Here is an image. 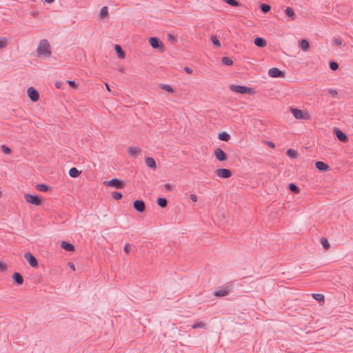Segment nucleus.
<instances>
[{
	"mask_svg": "<svg viewBox=\"0 0 353 353\" xmlns=\"http://www.w3.org/2000/svg\"><path fill=\"white\" fill-rule=\"evenodd\" d=\"M37 51L39 55H45L46 57L50 56V45L48 41L46 39L41 40Z\"/></svg>",
	"mask_w": 353,
	"mask_h": 353,
	"instance_id": "obj_1",
	"label": "nucleus"
},
{
	"mask_svg": "<svg viewBox=\"0 0 353 353\" xmlns=\"http://www.w3.org/2000/svg\"><path fill=\"white\" fill-rule=\"evenodd\" d=\"M103 185L105 186L112 187L117 189H123L125 188V183L123 180L114 178L110 181H104Z\"/></svg>",
	"mask_w": 353,
	"mask_h": 353,
	"instance_id": "obj_2",
	"label": "nucleus"
},
{
	"mask_svg": "<svg viewBox=\"0 0 353 353\" xmlns=\"http://www.w3.org/2000/svg\"><path fill=\"white\" fill-rule=\"evenodd\" d=\"M230 89L237 93L240 94H252L254 92L253 89L247 86L239 85H231Z\"/></svg>",
	"mask_w": 353,
	"mask_h": 353,
	"instance_id": "obj_3",
	"label": "nucleus"
},
{
	"mask_svg": "<svg viewBox=\"0 0 353 353\" xmlns=\"http://www.w3.org/2000/svg\"><path fill=\"white\" fill-rule=\"evenodd\" d=\"M24 198L26 201V202L33 204L35 205H41L42 204V199L40 196L38 195H32L30 194H25Z\"/></svg>",
	"mask_w": 353,
	"mask_h": 353,
	"instance_id": "obj_4",
	"label": "nucleus"
},
{
	"mask_svg": "<svg viewBox=\"0 0 353 353\" xmlns=\"http://www.w3.org/2000/svg\"><path fill=\"white\" fill-rule=\"evenodd\" d=\"M149 43L154 49H158L161 51L164 50L163 42L157 37H150L149 39Z\"/></svg>",
	"mask_w": 353,
	"mask_h": 353,
	"instance_id": "obj_5",
	"label": "nucleus"
},
{
	"mask_svg": "<svg viewBox=\"0 0 353 353\" xmlns=\"http://www.w3.org/2000/svg\"><path fill=\"white\" fill-rule=\"evenodd\" d=\"M291 111L293 116L297 119H307L309 118V114L307 112L296 108H291Z\"/></svg>",
	"mask_w": 353,
	"mask_h": 353,
	"instance_id": "obj_6",
	"label": "nucleus"
},
{
	"mask_svg": "<svg viewBox=\"0 0 353 353\" xmlns=\"http://www.w3.org/2000/svg\"><path fill=\"white\" fill-rule=\"evenodd\" d=\"M27 94L29 97V99L32 102H37L39 99V92L34 88L33 87H30L27 90Z\"/></svg>",
	"mask_w": 353,
	"mask_h": 353,
	"instance_id": "obj_7",
	"label": "nucleus"
},
{
	"mask_svg": "<svg viewBox=\"0 0 353 353\" xmlns=\"http://www.w3.org/2000/svg\"><path fill=\"white\" fill-rule=\"evenodd\" d=\"M24 258L28 262L32 268H37L38 266V261L35 256L30 252H27L24 254Z\"/></svg>",
	"mask_w": 353,
	"mask_h": 353,
	"instance_id": "obj_8",
	"label": "nucleus"
},
{
	"mask_svg": "<svg viewBox=\"0 0 353 353\" xmlns=\"http://www.w3.org/2000/svg\"><path fill=\"white\" fill-rule=\"evenodd\" d=\"M268 75L272 78L285 77V72L277 68H272L268 70Z\"/></svg>",
	"mask_w": 353,
	"mask_h": 353,
	"instance_id": "obj_9",
	"label": "nucleus"
},
{
	"mask_svg": "<svg viewBox=\"0 0 353 353\" xmlns=\"http://www.w3.org/2000/svg\"><path fill=\"white\" fill-rule=\"evenodd\" d=\"M216 175L223 179L230 178L232 173L230 170L226 168H219L215 171Z\"/></svg>",
	"mask_w": 353,
	"mask_h": 353,
	"instance_id": "obj_10",
	"label": "nucleus"
},
{
	"mask_svg": "<svg viewBox=\"0 0 353 353\" xmlns=\"http://www.w3.org/2000/svg\"><path fill=\"white\" fill-rule=\"evenodd\" d=\"M133 208L140 213H143L145 210V205L142 200H135L133 203Z\"/></svg>",
	"mask_w": 353,
	"mask_h": 353,
	"instance_id": "obj_11",
	"label": "nucleus"
},
{
	"mask_svg": "<svg viewBox=\"0 0 353 353\" xmlns=\"http://www.w3.org/2000/svg\"><path fill=\"white\" fill-rule=\"evenodd\" d=\"M214 156L219 161H225L227 160L228 157L225 152L221 148H216L214 150Z\"/></svg>",
	"mask_w": 353,
	"mask_h": 353,
	"instance_id": "obj_12",
	"label": "nucleus"
},
{
	"mask_svg": "<svg viewBox=\"0 0 353 353\" xmlns=\"http://www.w3.org/2000/svg\"><path fill=\"white\" fill-rule=\"evenodd\" d=\"M334 134L336 135V138L343 143H347L348 141V137L347 136L342 132L341 130L338 128H334Z\"/></svg>",
	"mask_w": 353,
	"mask_h": 353,
	"instance_id": "obj_13",
	"label": "nucleus"
},
{
	"mask_svg": "<svg viewBox=\"0 0 353 353\" xmlns=\"http://www.w3.org/2000/svg\"><path fill=\"white\" fill-rule=\"evenodd\" d=\"M128 154L133 158H137L141 153V150L136 146H130L128 148Z\"/></svg>",
	"mask_w": 353,
	"mask_h": 353,
	"instance_id": "obj_14",
	"label": "nucleus"
},
{
	"mask_svg": "<svg viewBox=\"0 0 353 353\" xmlns=\"http://www.w3.org/2000/svg\"><path fill=\"white\" fill-rule=\"evenodd\" d=\"M316 168L321 172H327L330 170V166L323 161H316L315 163Z\"/></svg>",
	"mask_w": 353,
	"mask_h": 353,
	"instance_id": "obj_15",
	"label": "nucleus"
},
{
	"mask_svg": "<svg viewBox=\"0 0 353 353\" xmlns=\"http://www.w3.org/2000/svg\"><path fill=\"white\" fill-rule=\"evenodd\" d=\"M299 47L304 52L309 51L310 48V43L307 39H301L299 41Z\"/></svg>",
	"mask_w": 353,
	"mask_h": 353,
	"instance_id": "obj_16",
	"label": "nucleus"
},
{
	"mask_svg": "<svg viewBox=\"0 0 353 353\" xmlns=\"http://www.w3.org/2000/svg\"><path fill=\"white\" fill-rule=\"evenodd\" d=\"M12 279H13L14 282L18 285H22L24 281V279H23V277L22 276V275L20 273L17 272L13 273Z\"/></svg>",
	"mask_w": 353,
	"mask_h": 353,
	"instance_id": "obj_17",
	"label": "nucleus"
},
{
	"mask_svg": "<svg viewBox=\"0 0 353 353\" xmlns=\"http://www.w3.org/2000/svg\"><path fill=\"white\" fill-rule=\"evenodd\" d=\"M61 248L68 252H73L75 250V247L72 243L67 241H61Z\"/></svg>",
	"mask_w": 353,
	"mask_h": 353,
	"instance_id": "obj_18",
	"label": "nucleus"
},
{
	"mask_svg": "<svg viewBox=\"0 0 353 353\" xmlns=\"http://www.w3.org/2000/svg\"><path fill=\"white\" fill-rule=\"evenodd\" d=\"M254 45L259 48H264L267 45V41L264 38L256 37L254 41Z\"/></svg>",
	"mask_w": 353,
	"mask_h": 353,
	"instance_id": "obj_19",
	"label": "nucleus"
},
{
	"mask_svg": "<svg viewBox=\"0 0 353 353\" xmlns=\"http://www.w3.org/2000/svg\"><path fill=\"white\" fill-rule=\"evenodd\" d=\"M192 329H204L206 330L208 328L207 324L204 322L195 321L194 323L191 325Z\"/></svg>",
	"mask_w": 353,
	"mask_h": 353,
	"instance_id": "obj_20",
	"label": "nucleus"
},
{
	"mask_svg": "<svg viewBox=\"0 0 353 353\" xmlns=\"http://www.w3.org/2000/svg\"><path fill=\"white\" fill-rule=\"evenodd\" d=\"M145 163L146 165L152 170L157 169V163L155 160L152 157H146L145 158Z\"/></svg>",
	"mask_w": 353,
	"mask_h": 353,
	"instance_id": "obj_21",
	"label": "nucleus"
},
{
	"mask_svg": "<svg viewBox=\"0 0 353 353\" xmlns=\"http://www.w3.org/2000/svg\"><path fill=\"white\" fill-rule=\"evenodd\" d=\"M114 50H115V52L117 53V57L119 59H124L125 58V53L124 50L122 49V48L119 45L116 44L114 46Z\"/></svg>",
	"mask_w": 353,
	"mask_h": 353,
	"instance_id": "obj_22",
	"label": "nucleus"
},
{
	"mask_svg": "<svg viewBox=\"0 0 353 353\" xmlns=\"http://www.w3.org/2000/svg\"><path fill=\"white\" fill-rule=\"evenodd\" d=\"M285 13L287 16H288L292 20H295L296 19V15L294 11V10L290 7H287L285 10Z\"/></svg>",
	"mask_w": 353,
	"mask_h": 353,
	"instance_id": "obj_23",
	"label": "nucleus"
},
{
	"mask_svg": "<svg viewBox=\"0 0 353 353\" xmlns=\"http://www.w3.org/2000/svg\"><path fill=\"white\" fill-rule=\"evenodd\" d=\"M228 292H229V291L227 289L218 290L214 291L213 295L215 296H217V297H222V296H225L227 294H228Z\"/></svg>",
	"mask_w": 353,
	"mask_h": 353,
	"instance_id": "obj_24",
	"label": "nucleus"
},
{
	"mask_svg": "<svg viewBox=\"0 0 353 353\" xmlns=\"http://www.w3.org/2000/svg\"><path fill=\"white\" fill-rule=\"evenodd\" d=\"M219 140L223 141H228L230 139V135L226 132H222L218 134Z\"/></svg>",
	"mask_w": 353,
	"mask_h": 353,
	"instance_id": "obj_25",
	"label": "nucleus"
},
{
	"mask_svg": "<svg viewBox=\"0 0 353 353\" xmlns=\"http://www.w3.org/2000/svg\"><path fill=\"white\" fill-rule=\"evenodd\" d=\"M81 172L73 167L69 170V175L72 178H77L81 174Z\"/></svg>",
	"mask_w": 353,
	"mask_h": 353,
	"instance_id": "obj_26",
	"label": "nucleus"
},
{
	"mask_svg": "<svg viewBox=\"0 0 353 353\" xmlns=\"http://www.w3.org/2000/svg\"><path fill=\"white\" fill-rule=\"evenodd\" d=\"M157 203L162 208H165L168 205V200L165 198H158Z\"/></svg>",
	"mask_w": 353,
	"mask_h": 353,
	"instance_id": "obj_27",
	"label": "nucleus"
},
{
	"mask_svg": "<svg viewBox=\"0 0 353 353\" xmlns=\"http://www.w3.org/2000/svg\"><path fill=\"white\" fill-rule=\"evenodd\" d=\"M227 4L233 7L243 6V4L236 0H223Z\"/></svg>",
	"mask_w": 353,
	"mask_h": 353,
	"instance_id": "obj_28",
	"label": "nucleus"
},
{
	"mask_svg": "<svg viewBox=\"0 0 353 353\" xmlns=\"http://www.w3.org/2000/svg\"><path fill=\"white\" fill-rule=\"evenodd\" d=\"M286 154L290 158H296L298 157V152L296 150L290 148L286 151Z\"/></svg>",
	"mask_w": 353,
	"mask_h": 353,
	"instance_id": "obj_29",
	"label": "nucleus"
},
{
	"mask_svg": "<svg viewBox=\"0 0 353 353\" xmlns=\"http://www.w3.org/2000/svg\"><path fill=\"white\" fill-rule=\"evenodd\" d=\"M221 62L225 65L230 66L233 64V61L230 57H223L221 58Z\"/></svg>",
	"mask_w": 353,
	"mask_h": 353,
	"instance_id": "obj_30",
	"label": "nucleus"
},
{
	"mask_svg": "<svg viewBox=\"0 0 353 353\" xmlns=\"http://www.w3.org/2000/svg\"><path fill=\"white\" fill-rule=\"evenodd\" d=\"M288 188L294 194H299L300 192L299 188L294 183H290Z\"/></svg>",
	"mask_w": 353,
	"mask_h": 353,
	"instance_id": "obj_31",
	"label": "nucleus"
},
{
	"mask_svg": "<svg viewBox=\"0 0 353 353\" xmlns=\"http://www.w3.org/2000/svg\"><path fill=\"white\" fill-rule=\"evenodd\" d=\"M108 15V9L107 6L103 7L99 12V17L101 18H105Z\"/></svg>",
	"mask_w": 353,
	"mask_h": 353,
	"instance_id": "obj_32",
	"label": "nucleus"
},
{
	"mask_svg": "<svg viewBox=\"0 0 353 353\" xmlns=\"http://www.w3.org/2000/svg\"><path fill=\"white\" fill-rule=\"evenodd\" d=\"M321 243L323 245V247L327 250L330 248V245L327 239L325 237H322L321 239Z\"/></svg>",
	"mask_w": 353,
	"mask_h": 353,
	"instance_id": "obj_33",
	"label": "nucleus"
},
{
	"mask_svg": "<svg viewBox=\"0 0 353 353\" xmlns=\"http://www.w3.org/2000/svg\"><path fill=\"white\" fill-rule=\"evenodd\" d=\"M260 8L263 13H268V12H270L271 7L269 4L261 3L260 6Z\"/></svg>",
	"mask_w": 353,
	"mask_h": 353,
	"instance_id": "obj_34",
	"label": "nucleus"
},
{
	"mask_svg": "<svg viewBox=\"0 0 353 353\" xmlns=\"http://www.w3.org/2000/svg\"><path fill=\"white\" fill-rule=\"evenodd\" d=\"M8 45V39L6 37L0 38V50L3 49Z\"/></svg>",
	"mask_w": 353,
	"mask_h": 353,
	"instance_id": "obj_35",
	"label": "nucleus"
},
{
	"mask_svg": "<svg viewBox=\"0 0 353 353\" xmlns=\"http://www.w3.org/2000/svg\"><path fill=\"white\" fill-rule=\"evenodd\" d=\"M161 88L168 92L173 93L174 92V89L170 85L167 84H161Z\"/></svg>",
	"mask_w": 353,
	"mask_h": 353,
	"instance_id": "obj_36",
	"label": "nucleus"
},
{
	"mask_svg": "<svg viewBox=\"0 0 353 353\" xmlns=\"http://www.w3.org/2000/svg\"><path fill=\"white\" fill-rule=\"evenodd\" d=\"M211 41L212 42L213 45L216 48L221 47V43L216 36L212 35L211 37Z\"/></svg>",
	"mask_w": 353,
	"mask_h": 353,
	"instance_id": "obj_37",
	"label": "nucleus"
},
{
	"mask_svg": "<svg viewBox=\"0 0 353 353\" xmlns=\"http://www.w3.org/2000/svg\"><path fill=\"white\" fill-rule=\"evenodd\" d=\"M49 188V186L46 184H38L37 185V189L41 192H47Z\"/></svg>",
	"mask_w": 353,
	"mask_h": 353,
	"instance_id": "obj_38",
	"label": "nucleus"
},
{
	"mask_svg": "<svg viewBox=\"0 0 353 353\" xmlns=\"http://www.w3.org/2000/svg\"><path fill=\"white\" fill-rule=\"evenodd\" d=\"M312 297L319 303L324 301V296L321 294L314 293L312 294Z\"/></svg>",
	"mask_w": 353,
	"mask_h": 353,
	"instance_id": "obj_39",
	"label": "nucleus"
},
{
	"mask_svg": "<svg viewBox=\"0 0 353 353\" xmlns=\"http://www.w3.org/2000/svg\"><path fill=\"white\" fill-rule=\"evenodd\" d=\"M329 66H330V68L333 71H336V70L339 69V64L336 61H330L329 63Z\"/></svg>",
	"mask_w": 353,
	"mask_h": 353,
	"instance_id": "obj_40",
	"label": "nucleus"
},
{
	"mask_svg": "<svg viewBox=\"0 0 353 353\" xmlns=\"http://www.w3.org/2000/svg\"><path fill=\"white\" fill-rule=\"evenodd\" d=\"M123 195L121 192H112V197L114 199V200H119L122 198Z\"/></svg>",
	"mask_w": 353,
	"mask_h": 353,
	"instance_id": "obj_41",
	"label": "nucleus"
},
{
	"mask_svg": "<svg viewBox=\"0 0 353 353\" xmlns=\"http://www.w3.org/2000/svg\"><path fill=\"white\" fill-rule=\"evenodd\" d=\"M1 150L6 154H10L12 152L11 149L9 147L6 146V145H1Z\"/></svg>",
	"mask_w": 353,
	"mask_h": 353,
	"instance_id": "obj_42",
	"label": "nucleus"
},
{
	"mask_svg": "<svg viewBox=\"0 0 353 353\" xmlns=\"http://www.w3.org/2000/svg\"><path fill=\"white\" fill-rule=\"evenodd\" d=\"M7 270V265L3 261H0V270L6 271Z\"/></svg>",
	"mask_w": 353,
	"mask_h": 353,
	"instance_id": "obj_43",
	"label": "nucleus"
},
{
	"mask_svg": "<svg viewBox=\"0 0 353 353\" xmlns=\"http://www.w3.org/2000/svg\"><path fill=\"white\" fill-rule=\"evenodd\" d=\"M68 83L72 88H77L78 87L77 83L74 81H68Z\"/></svg>",
	"mask_w": 353,
	"mask_h": 353,
	"instance_id": "obj_44",
	"label": "nucleus"
},
{
	"mask_svg": "<svg viewBox=\"0 0 353 353\" xmlns=\"http://www.w3.org/2000/svg\"><path fill=\"white\" fill-rule=\"evenodd\" d=\"M328 93L332 95V97H335L337 95L338 92L336 90H334V89H330L328 90Z\"/></svg>",
	"mask_w": 353,
	"mask_h": 353,
	"instance_id": "obj_45",
	"label": "nucleus"
},
{
	"mask_svg": "<svg viewBox=\"0 0 353 353\" xmlns=\"http://www.w3.org/2000/svg\"><path fill=\"white\" fill-rule=\"evenodd\" d=\"M164 188L168 191H171L172 190V185L169 183L165 184Z\"/></svg>",
	"mask_w": 353,
	"mask_h": 353,
	"instance_id": "obj_46",
	"label": "nucleus"
},
{
	"mask_svg": "<svg viewBox=\"0 0 353 353\" xmlns=\"http://www.w3.org/2000/svg\"><path fill=\"white\" fill-rule=\"evenodd\" d=\"M334 42L337 46H340L342 45V41L340 39H335L334 40Z\"/></svg>",
	"mask_w": 353,
	"mask_h": 353,
	"instance_id": "obj_47",
	"label": "nucleus"
},
{
	"mask_svg": "<svg viewBox=\"0 0 353 353\" xmlns=\"http://www.w3.org/2000/svg\"><path fill=\"white\" fill-rule=\"evenodd\" d=\"M184 70L188 74H192L193 72V70L190 67H185Z\"/></svg>",
	"mask_w": 353,
	"mask_h": 353,
	"instance_id": "obj_48",
	"label": "nucleus"
},
{
	"mask_svg": "<svg viewBox=\"0 0 353 353\" xmlns=\"http://www.w3.org/2000/svg\"><path fill=\"white\" fill-rule=\"evenodd\" d=\"M190 198L193 202L197 201V196L194 194H191Z\"/></svg>",
	"mask_w": 353,
	"mask_h": 353,
	"instance_id": "obj_49",
	"label": "nucleus"
},
{
	"mask_svg": "<svg viewBox=\"0 0 353 353\" xmlns=\"http://www.w3.org/2000/svg\"><path fill=\"white\" fill-rule=\"evenodd\" d=\"M130 245L127 243L125 247H124V251L126 253H129L130 252Z\"/></svg>",
	"mask_w": 353,
	"mask_h": 353,
	"instance_id": "obj_50",
	"label": "nucleus"
},
{
	"mask_svg": "<svg viewBox=\"0 0 353 353\" xmlns=\"http://www.w3.org/2000/svg\"><path fill=\"white\" fill-rule=\"evenodd\" d=\"M68 265L70 267V268L71 270H72L73 271H75V265L72 262H68Z\"/></svg>",
	"mask_w": 353,
	"mask_h": 353,
	"instance_id": "obj_51",
	"label": "nucleus"
},
{
	"mask_svg": "<svg viewBox=\"0 0 353 353\" xmlns=\"http://www.w3.org/2000/svg\"><path fill=\"white\" fill-rule=\"evenodd\" d=\"M266 144L271 148H275V145L273 142L272 141H266Z\"/></svg>",
	"mask_w": 353,
	"mask_h": 353,
	"instance_id": "obj_52",
	"label": "nucleus"
},
{
	"mask_svg": "<svg viewBox=\"0 0 353 353\" xmlns=\"http://www.w3.org/2000/svg\"><path fill=\"white\" fill-rule=\"evenodd\" d=\"M168 37H169L170 40L175 41V38H174V37L173 35L168 34Z\"/></svg>",
	"mask_w": 353,
	"mask_h": 353,
	"instance_id": "obj_53",
	"label": "nucleus"
},
{
	"mask_svg": "<svg viewBox=\"0 0 353 353\" xmlns=\"http://www.w3.org/2000/svg\"><path fill=\"white\" fill-rule=\"evenodd\" d=\"M44 1H46V3H53L55 0H43Z\"/></svg>",
	"mask_w": 353,
	"mask_h": 353,
	"instance_id": "obj_54",
	"label": "nucleus"
},
{
	"mask_svg": "<svg viewBox=\"0 0 353 353\" xmlns=\"http://www.w3.org/2000/svg\"><path fill=\"white\" fill-rule=\"evenodd\" d=\"M105 88L107 89L108 91L110 92V86L108 83H105Z\"/></svg>",
	"mask_w": 353,
	"mask_h": 353,
	"instance_id": "obj_55",
	"label": "nucleus"
},
{
	"mask_svg": "<svg viewBox=\"0 0 353 353\" xmlns=\"http://www.w3.org/2000/svg\"><path fill=\"white\" fill-rule=\"evenodd\" d=\"M119 71L121 72H123L124 71L123 67H122V66L119 67Z\"/></svg>",
	"mask_w": 353,
	"mask_h": 353,
	"instance_id": "obj_56",
	"label": "nucleus"
},
{
	"mask_svg": "<svg viewBox=\"0 0 353 353\" xmlns=\"http://www.w3.org/2000/svg\"><path fill=\"white\" fill-rule=\"evenodd\" d=\"M60 85H60V83H56V87H57V88H60Z\"/></svg>",
	"mask_w": 353,
	"mask_h": 353,
	"instance_id": "obj_57",
	"label": "nucleus"
}]
</instances>
